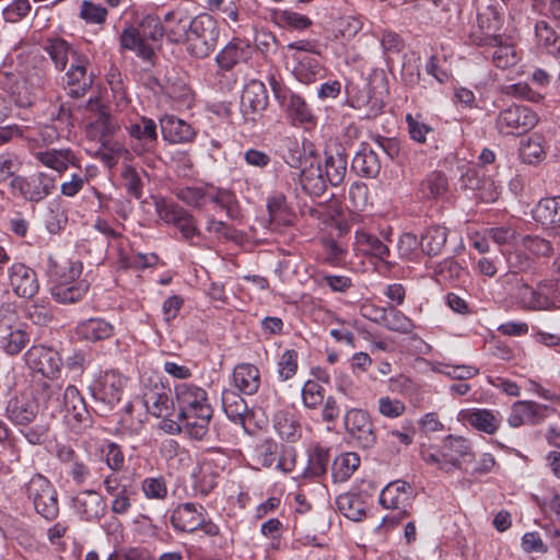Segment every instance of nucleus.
<instances>
[{"label":"nucleus","mask_w":560,"mask_h":560,"mask_svg":"<svg viewBox=\"0 0 560 560\" xmlns=\"http://www.w3.org/2000/svg\"><path fill=\"white\" fill-rule=\"evenodd\" d=\"M174 395L178 418H185L188 430L206 436L213 413L207 390L197 384L182 382L174 386Z\"/></svg>","instance_id":"f257e3e1"},{"label":"nucleus","mask_w":560,"mask_h":560,"mask_svg":"<svg viewBox=\"0 0 560 560\" xmlns=\"http://www.w3.org/2000/svg\"><path fill=\"white\" fill-rule=\"evenodd\" d=\"M164 36L162 20L156 15H147L135 26L127 24L119 34L120 50L133 51L147 62L155 57L151 42H159Z\"/></svg>","instance_id":"f03ea898"},{"label":"nucleus","mask_w":560,"mask_h":560,"mask_svg":"<svg viewBox=\"0 0 560 560\" xmlns=\"http://www.w3.org/2000/svg\"><path fill=\"white\" fill-rule=\"evenodd\" d=\"M553 248L551 243L538 235H524L520 245L515 248L503 252L509 271L504 278L515 277L520 273L529 272L535 269V259L549 257Z\"/></svg>","instance_id":"7ed1b4c3"},{"label":"nucleus","mask_w":560,"mask_h":560,"mask_svg":"<svg viewBox=\"0 0 560 560\" xmlns=\"http://www.w3.org/2000/svg\"><path fill=\"white\" fill-rule=\"evenodd\" d=\"M49 272L55 276L51 288L52 298L62 304H72L81 301L89 291L90 283L80 279L83 264L80 260L69 261L68 266L59 273L56 262L51 259Z\"/></svg>","instance_id":"20e7f679"},{"label":"nucleus","mask_w":560,"mask_h":560,"mask_svg":"<svg viewBox=\"0 0 560 560\" xmlns=\"http://www.w3.org/2000/svg\"><path fill=\"white\" fill-rule=\"evenodd\" d=\"M477 25L469 38L478 46H495L500 43V30L503 24L502 7L497 0H475Z\"/></svg>","instance_id":"39448f33"},{"label":"nucleus","mask_w":560,"mask_h":560,"mask_svg":"<svg viewBox=\"0 0 560 560\" xmlns=\"http://www.w3.org/2000/svg\"><path fill=\"white\" fill-rule=\"evenodd\" d=\"M347 104L352 108L362 110L364 117H376L385 105L387 95L386 80L384 77L362 84L350 83L346 88Z\"/></svg>","instance_id":"423d86ee"},{"label":"nucleus","mask_w":560,"mask_h":560,"mask_svg":"<svg viewBox=\"0 0 560 560\" xmlns=\"http://www.w3.org/2000/svg\"><path fill=\"white\" fill-rule=\"evenodd\" d=\"M22 494L33 505L35 512L46 521L59 515L58 492L51 481L37 472L21 487Z\"/></svg>","instance_id":"0eeeda50"},{"label":"nucleus","mask_w":560,"mask_h":560,"mask_svg":"<svg viewBox=\"0 0 560 560\" xmlns=\"http://www.w3.org/2000/svg\"><path fill=\"white\" fill-rule=\"evenodd\" d=\"M172 527L177 533L192 534L197 530L214 537L220 533L219 526L211 521L207 509L196 502H185L176 505L170 516Z\"/></svg>","instance_id":"6e6552de"},{"label":"nucleus","mask_w":560,"mask_h":560,"mask_svg":"<svg viewBox=\"0 0 560 560\" xmlns=\"http://www.w3.org/2000/svg\"><path fill=\"white\" fill-rule=\"evenodd\" d=\"M154 209L161 222L180 233L182 241L195 245L194 238L201 236L196 218L177 202L164 197L154 198Z\"/></svg>","instance_id":"1a4fd4ad"},{"label":"nucleus","mask_w":560,"mask_h":560,"mask_svg":"<svg viewBox=\"0 0 560 560\" xmlns=\"http://www.w3.org/2000/svg\"><path fill=\"white\" fill-rule=\"evenodd\" d=\"M219 27L209 14H199L191 19V26L185 37L186 51L194 58L203 59L215 49Z\"/></svg>","instance_id":"9d476101"},{"label":"nucleus","mask_w":560,"mask_h":560,"mask_svg":"<svg viewBox=\"0 0 560 560\" xmlns=\"http://www.w3.org/2000/svg\"><path fill=\"white\" fill-rule=\"evenodd\" d=\"M173 405L170 389L161 381L149 380L143 383L141 396L127 404L125 410L131 415L137 409H144L147 413L162 418L171 413Z\"/></svg>","instance_id":"9b49d317"},{"label":"nucleus","mask_w":560,"mask_h":560,"mask_svg":"<svg viewBox=\"0 0 560 560\" xmlns=\"http://www.w3.org/2000/svg\"><path fill=\"white\" fill-rule=\"evenodd\" d=\"M56 186V177L46 172H37L31 176L18 175L10 182V189L13 196L35 203L50 196L55 191Z\"/></svg>","instance_id":"f8f14e48"},{"label":"nucleus","mask_w":560,"mask_h":560,"mask_svg":"<svg viewBox=\"0 0 560 560\" xmlns=\"http://www.w3.org/2000/svg\"><path fill=\"white\" fill-rule=\"evenodd\" d=\"M538 120L532 108L513 104L499 113L495 128L503 136H521L532 130Z\"/></svg>","instance_id":"ddd939ff"},{"label":"nucleus","mask_w":560,"mask_h":560,"mask_svg":"<svg viewBox=\"0 0 560 560\" xmlns=\"http://www.w3.org/2000/svg\"><path fill=\"white\" fill-rule=\"evenodd\" d=\"M60 415L67 425L75 433H80L92 424V418L86 404L79 389L68 385L63 390Z\"/></svg>","instance_id":"4468645a"},{"label":"nucleus","mask_w":560,"mask_h":560,"mask_svg":"<svg viewBox=\"0 0 560 560\" xmlns=\"http://www.w3.org/2000/svg\"><path fill=\"white\" fill-rule=\"evenodd\" d=\"M252 47L249 43L234 38L229 42L215 56V63L219 67L217 72L218 77L225 79V84L221 88L224 90H231L235 84L236 80L234 75H226L223 72L231 71L235 66L242 62H246L252 58Z\"/></svg>","instance_id":"2eb2a0df"},{"label":"nucleus","mask_w":560,"mask_h":560,"mask_svg":"<svg viewBox=\"0 0 560 560\" xmlns=\"http://www.w3.org/2000/svg\"><path fill=\"white\" fill-rule=\"evenodd\" d=\"M131 153L143 156L152 153L158 145V126L152 118L140 116L126 126Z\"/></svg>","instance_id":"dca6fc26"},{"label":"nucleus","mask_w":560,"mask_h":560,"mask_svg":"<svg viewBox=\"0 0 560 560\" xmlns=\"http://www.w3.org/2000/svg\"><path fill=\"white\" fill-rule=\"evenodd\" d=\"M127 378L116 370H109L96 377L90 392L96 401L114 407L121 399Z\"/></svg>","instance_id":"f3484780"},{"label":"nucleus","mask_w":560,"mask_h":560,"mask_svg":"<svg viewBox=\"0 0 560 560\" xmlns=\"http://www.w3.org/2000/svg\"><path fill=\"white\" fill-rule=\"evenodd\" d=\"M24 360L33 372L50 380L58 377L62 366L58 351L43 345L32 346L25 352Z\"/></svg>","instance_id":"a211bd4d"},{"label":"nucleus","mask_w":560,"mask_h":560,"mask_svg":"<svg viewBox=\"0 0 560 560\" xmlns=\"http://www.w3.org/2000/svg\"><path fill=\"white\" fill-rule=\"evenodd\" d=\"M412 498V487L406 481L396 480L381 491L378 501L384 509L396 512L394 518L399 522L408 515Z\"/></svg>","instance_id":"6ab92c4d"},{"label":"nucleus","mask_w":560,"mask_h":560,"mask_svg":"<svg viewBox=\"0 0 560 560\" xmlns=\"http://www.w3.org/2000/svg\"><path fill=\"white\" fill-rule=\"evenodd\" d=\"M345 428L363 448H372L377 441L370 415L362 409H351L345 415Z\"/></svg>","instance_id":"aec40b11"},{"label":"nucleus","mask_w":560,"mask_h":560,"mask_svg":"<svg viewBox=\"0 0 560 560\" xmlns=\"http://www.w3.org/2000/svg\"><path fill=\"white\" fill-rule=\"evenodd\" d=\"M442 450L446 462L454 463L452 472L454 470L468 471L466 465L475 459L471 442L462 435H446L442 440Z\"/></svg>","instance_id":"412c9836"},{"label":"nucleus","mask_w":560,"mask_h":560,"mask_svg":"<svg viewBox=\"0 0 560 560\" xmlns=\"http://www.w3.org/2000/svg\"><path fill=\"white\" fill-rule=\"evenodd\" d=\"M268 105V94L265 84L258 80L249 81L241 97V112L245 120L255 121Z\"/></svg>","instance_id":"4be33fe9"},{"label":"nucleus","mask_w":560,"mask_h":560,"mask_svg":"<svg viewBox=\"0 0 560 560\" xmlns=\"http://www.w3.org/2000/svg\"><path fill=\"white\" fill-rule=\"evenodd\" d=\"M8 279L18 296L31 299L39 290L36 272L24 262H13L8 269Z\"/></svg>","instance_id":"5701e85b"},{"label":"nucleus","mask_w":560,"mask_h":560,"mask_svg":"<svg viewBox=\"0 0 560 560\" xmlns=\"http://www.w3.org/2000/svg\"><path fill=\"white\" fill-rule=\"evenodd\" d=\"M33 158L44 167L63 174L70 166L80 168V159L70 148L31 150Z\"/></svg>","instance_id":"b1692460"},{"label":"nucleus","mask_w":560,"mask_h":560,"mask_svg":"<svg viewBox=\"0 0 560 560\" xmlns=\"http://www.w3.org/2000/svg\"><path fill=\"white\" fill-rule=\"evenodd\" d=\"M7 313H11L9 305L0 308V343L5 353L15 355L27 346L30 335L22 327L10 325Z\"/></svg>","instance_id":"393cba45"},{"label":"nucleus","mask_w":560,"mask_h":560,"mask_svg":"<svg viewBox=\"0 0 560 560\" xmlns=\"http://www.w3.org/2000/svg\"><path fill=\"white\" fill-rule=\"evenodd\" d=\"M38 415V404L30 395L22 393L9 399L5 407L7 418L16 427H27L35 421Z\"/></svg>","instance_id":"a878e982"},{"label":"nucleus","mask_w":560,"mask_h":560,"mask_svg":"<svg viewBox=\"0 0 560 560\" xmlns=\"http://www.w3.org/2000/svg\"><path fill=\"white\" fill-rule=\"evenodd\" d=\"M86 108L95 113L89 124L90 133L97 138L102 144H105L119 129L117 120L104 108L98 100H89Z\"/></svg>","instance_id":"bb28decb"},{"label":"nucleus","mask_w":560,"mask_h":560,"mask_svg":"<svg viewBox=\"0 0 560 560\" xmlns=\"http://www.w3.org/2000/svg\"><path fill=\"white\" fill-rule=\"evenodd\" d=\"M457 419L464 424L489 435L495 434L502 423L499 411L486 408L462 409Z\"/></svg>","instance_id":"cd10ccee"},{"label":"nucleus","mask_w":560,"mask_h":560,"mask_svg":"<svg viewBox=\"0 0 560 560\" xmlns=\"http://www.w3.org/2000/svg\"><path fill=\"white\" fill-rule=\"evenodd\" d=\"M160 128L164 141L171 144L190 143L197 136L190 124L174 115H163L160 118Z\"/></svg>","instance_id":"c85d7f7f"},{"label":"nucleus","mask_w":560,"mask_h":560,"mask_svg":"<svg viewBox=\"0 0 560 560\" xmlns=\"http://www.w3.org/2000/svg\"><path fill=\"white\" fill-rule=\"evenodd\" d=\"M546 406L530 400H517L511 406L508 423L512 428L522 425H535L541 422L546 415Z\"/></svg>","instance_id":"c756f323"},{"label":"nucleus","mask_w":560,"mask_h":560,"mask_svg":"<svg viewBox=\"0 0 560 560\" xmlns=\"http://www.w3.org/2000/svg\"><path fill=\"white\" fill-rule=\"evenodd\" d=\"M89 59L85 55H73V61L65 77L68 94L80 97L85 94L92 84V79L86 73Z\"/></svg>","instance_id":"7c9ffc66"},{"label":"nucleus","mask_w":560,"mask_h":560,"mask_svg":"<svg viewBox=\"0 0 560 560\" xmlns=\"http://www.w3.org/2000/svg\"><path fill=\"white\" fill-rule=\"evenodd\" d=\"M74 511L84 521H92L104 515L106 504L102 495L94 490H84L72 499Z\"/></svg>","instance_id":"2f4dec72"},{"label":"nucleus","mask_w":560,"mask_h":560,"mask_svg":"<svg viewBox=\"0 0 560 560\" xmlns=\"http://www.w3.org/2000/svg\"><path fill=\"white\" fill-rule=\"evenodd\" d=\"M330 459L329 450L322 445H315L308 451L307 465L299 477L300 483L320 482L327 472Z\"/></svg>","instance_id":"473e14b6"},{"label":"nucleus","mask_w":560,"mask_h":560,"mask_svg":"<svg viewBox=\"0 0 560 560\" xmlns=\"http://www.w3.org/2000/svg\"><path fill=\"white\" fill-rule=\"evenodd\" d=\"M79 339L89 342H98L115 335V326L102 317H91L80 322L75 327Z\"/></svg>","instance_id":"72a5a7b5"},{"label":"nucleus","mask_w":560,"mask_h":560,"mask_svg":"<svg viewBox=\"0 0 560 560\" xmlns=\"http://www.w3.org/2000/svg\"><path fill=\"white\" fill-rule=\"evenodd\" d=\"M162 24L166 39L172 44H182L191 26V19L180 10H173L164 14Z\"/></svg>","instance_id":"f704fd0d"},{"label":"nucleus","mask_w":560,"mask_h":560,"mask_svg":"<svg viewBox=\"0 0 560 560\" xmlns=\"http://www.w3.org/2000/svg\"><path fill=\"white\" fill-rule=\"evenodd\" d=\"M273 91L278 98H282L287 115L293 125L315 124L316 117L302 96L293 93H290L288 96L285 94L280 95L275 86Z\"/></svg>","instance_id":"c9c22d12"},{"label":"nucleus","mask_w":560,"mask_h":560,"mask_svg":"<svg viewBox=\"0 0 560 560\" xmlns=\"http://www.w3.org/2000/svg\"><path fill=\"white\" fill-rule=\"evenodd\" d=\"M232 381L240 393L254 395L260 387L259 369L250 363H240L233 370Z\"/></svg>","instance_id":"e433bc0d"},{"label":"nucleus","mask_w":560,"mask_h":560,"mask_svg":"<svg viewBox=\"0 0 560 560\" xmlns=\"http://www.w3.org/2000/svg\"><path fill=\"white\" fill-rule=\"evenodd\" d=\"M327 178L319 163L310 162L302 166L300 183L302 189L312 197L322 196L327 188Z\"/></svg>","instance_id":"4c0bfd02"},{"label":"nucleus","mask_w":560,"mask_h":560,"mask_svg":"<svg viewBox=\"0 0 560 560\" xmlns=\"http://www.w3.org/2000/svg\"><path fill=\"white\" fill-rule=\"evenodd\" d=\"M222 409L234 423L245 425L248 407L244 398L232 389H224L221 396Z\"/></svg>","instance_id":"58836bf2"},{"label":"nucleus","mask_w":560,"mask_h":560,"mask_svg":"<svg viewBox=\"0 0 560 560\" xmlns=\"http://www.w3.org/2000/svg\"><path fill=\"white\" fill-rule=\"evenodd\" d=\"M351 167L354 172L364 177H376L381 171L380 159L368 144H362L361 149L352 159Z\"/></svg>","instance_id":"ea45409f"},{"label":"nucleus","mask_w":560,"mask_h":560,"mask_svg":"<svg viewBox=\"0 0 560 560\" xmlns=\"http://www.w3.org/2000/svg\"><path fill=\"white\" fill-rule=\"evenodd\" d=\"M462 180L466 188L477 190V198L483 202H493L499 197L495 183L491 178L479 179L474 170H468L462 176Z\"/></svg>","instance_id":"a19ab883"},{"label":"nucleus","mask_w":560,"mask_h":560,"mask_svg":"<svg viewBox=\"0 0 560 560\" xmlns=\"http://www.w3.org/2000/svg\"><path fill=\"white\" fill-rule=\"evenodd\" d=\"M355 246L364 255L374 256L382 261L389 256V248L377 236L359 230L355 232Z\"/></svg>","instance_id":"79ce46f5"},{"label":"nucleus","mask_w":560,"mask_h":560,"mask_svg":"<svg viewBox=\"0 0 560 560\" xmlns=\"http://www.w3.org/2000/svg\"><path fill=\"white\" fill-rule=\"evenodd\" d=\"M513 276L509 278L501 277L500 280L510 281ZM514 279L517 281V291L515 293V298L517 302L521 304L523 308L527 310H544L546 304V300L541 299L539 284L536 289L532 288L527 283H525L522 279H517L516 276Z\"/></svg>","instance_id":"37998d69"},{"label":"nucleus","mask_w":560,"mask_h":560,"mask_svg":"<svg viewBox=\"0 0 560 560\" xmlns=\"http://www.w3.org/2000/svg\"><path fill=\"white\" fill-rule=\"evenodd\" d=\"M448 231L444 226L431 225L421 235L420 246L428 256L439 255L445 246Z\"/></svg>","instance_id":"c03bdc74"},{"label":"nucleus","mask_w":560,"mask_h":560,"mask_svg":"<svg viewBox=\"0 0 560 560\" xmlns=\"http://www.w3.org/2000/svg\"><path fill=\"white\" fill-rule=\"evenodd\" d=\"M357 453L347 452L337 456L332 463L331 477L335 482L347 481L360 466Z\"/></svg>","instance_id":"a18cd8bd"},{"label":"nucleus","mask_w":560,"mask_h":560,"mask_svg":"<svg viewBox=\"0 0 560 560\" xmlns=\"http://www.w3.org/2000/svg\"><path fill=\"white\" fill-rule=\"evenodd\" d=\"M322 73L323 67L314 55L307 57H295L293 74L300 82L310 84L317 78L322 77Z\"/></svg>","instance_id":"49530a36"},{"label":"nucleus","mask_w":560,"mask_h":560,"mask_svg":"<svg viewBox=\"0 0 560 560\" xmlns=\"http://www.w3.org/2000/svg\"><path fill=\"white\" fill-rule=\"evenodd\" d=\"M44 49L49 55L58 70H63L66 68L69 57L73 59V55H80L70 44L59 37L48 39Z\"/></svg>","instance_id":"de8ad7c7"},{"label":"nucleus","mask_w":560,"mask_h":560,"mask_svg":"<svg viewBox=\"0 0 560 560\" xmlns=\"http://www.w3.org/2000/svg\"><path fill=\"white\" fill-rule=\"evenodd\" d=\"M533 217L542 225L560 224V197L541 199L533 210Z\"/></svg>","instance_id":"09e8293b"},{"label":"nucleus","mask_w":560,"mask_h":560,"mask_svg":"<svg viewBox=\"0 0 560 560\" xmlns=\"http://www.w3.org/2000/svg\"><path fill=\"white\" fill-rule=\"evenodd\" d=\"M336 505L339 512L351 521H361L365 515V503L358 494H339L336 499Z\"/></svg>","instance_id":"8fccbe9b"},{"label":"nucleus","mask_w":560,"mask_h":560,"mask_svg":"<svg viewBox=\"0 0 560 560\" xmlns=\"http://www.w3.org/2000/svg\"><path fill=\"white\" fill-rule=\"evenodd\" d=\"M62 395L63 390L60 384L54 382H44L42 384L39 398L44 408L51 417H56L59 410H61Z\"/></svg>","instance_id":"3c124183"},{"label":"nucleus","mask_w":560,"mask_h":560,"mask_svg":"<svg viewBox=\"0 0 560 560\" xmlns=\"http://www.w3.org/2000/svg\"><path fill=\"white\" fill-rule=\"evenodd\" d=\"M209 185L183 186L174 190L177 199L192 208H202L208 201Z\"/></svg>","instance_id":"603ef678"},{"label":"nucleus","mask_w":560,"mask_h":560,"mask_svg":"<svg viewBox=\"0 0 560 560\" xmlns=\"http://www.w3.org/2000/svg\"><path fill=\"white\" fill-rule=\"evenodd\" d=\"M382 323L385 328L399 334H410L413 322L396 307H389L382 313Z\"/></svg>","instance_id":"864d4df0"},{"label":"nucleus","mask_w":560,"mask_h":560,"mask_svg":"<svg viewBox=\"0 0 560 560\" xmlns=\"http://www.w3.org/2000/svg\"><path fill=\"white\" fill-rule=\"evenodd\" d=\"M446 176L441 172H432L421 182L420 192L423 198H439L447 190Z\"/></svg>","instance_id":"5fc2aeb1"},{"label":"nucleus","mask_w":560,"mask_h":560,"mask_svg":"<svg viewBox=\"0 0 560 560\" xmlns=\"http://www.w3.org/2000/svg\"><path fill=\"white\" fill-rule=\"evenodd\" d=\"M11 100L19 107L26 108L34 104L35 93L30 88L28 83L24 79H10V85L8 86Z\"/></svg>","instance_id":"6e6d98bb"},{"label":"nucleus","mask_w":560,"mask_h":560,"mask_svg":"<svg viewBox=\"0 0 560 560\" xmlns=\"http://www.w3.org/2000/svg\"><path fill=\"white\" fill-rule=\"evenodd\" d=\"M535 35L538 44L549 54L553 56L560 55V37L546 21H538L536 23Z\"/></svg>","instance_id":"4d7b16f0"},{"label":"nucleus","mask_w":560,"mask_h":560,"mask_svg":"<svg viewBox=\"0 0 560 560\" xmlns=\"http://www.w3.org/2000/svg\"><path fill=\"white\" fill-rule=\"evenodd\" d=\"M275 429L289 442H295L301 438V425L292 415L278 413L275 418Z\"/></svg>","instance_id":"13d9d810"},{"label":"nucleus","mask_w":560,"mask_h":560,"mask_svg":"<svg viewBox=\"0 0 560 560\" xmlns=\"http://www.w3.org/2000/svg\"><path fill=\"white\" fill-rule=\"evenodd\" d=\"M299 370V353L294 349H287L277 362V374L281 382L293 378Z\"/></svg>","instance_id":"bf43d9fd"},{"label":"nucleus","mask_w":560,"mask_h":560,"mask_svg":"<svg viewBox=\"0 0 560 560\" xmlns=\"http://www.w3.org/2000/svg\"><path fill=\"white\" fill-rule=\"evenodd\" d=\"M301 396L303 406L310 410H315L324 402L325 388L318 382L308 380L302 387Z\"/></svg>","instance_id":"052dcab7"},{"label":"nucleus","mask_w":560,"mask_h":560,"mask_svg":"<svg viewBox=\"0 0 560 560\" xmlns=\"http://www.w3.org/2000/svg\"><path fill=\"white\" fill-rule=\"evenodd\" d=\"M346 171L347 159L343 154L329 155L325 160V176L332 186H337L342 182Z\"/></svg>","instance_id":"680f3d73"},{"label":"nucleus","mask_w":560,"mask_h":560,"mask_svg":"<svg viewBox=\"0 0 560 560\" xmlns=\"http://www.w3.org/2000/svg\"><path fill=\"white\" fill-rule=\"evenodd\" d=\"M121 178L126 191L136 199H140L143 194V183L140 172L133 165L125 162L122 165Z\"/></svg>","instance_id":"e2e57ef3"},{"label":"nucleus","mask_w":560,"mask_h":560,"mask_svg":"<svg viewBox=\"0 0 560 560\" xmlns=\"http://www.w3.org/2000/svg\"><path fill=\"white\" fill-rule=\"evenodd\" d=\"M141 490L148 500L163 501L167 498V483L163 476L147 477L141 481Z\"/></svg>","instance_id":"0e129e2a"},{"label":"nucleus","mask_w":560,"mask_h":560,"mask_svg":"<svg viewBox=\"0 0 560 560\" xmlns=\"http://www.w3.org/2000/svg\"><path fill=\"white\" fill-rule=\"evenodd\" d=\"M521 159L527 164L540 162L545 155V149L541 143V137L534 135L524 142L520 149Z\"/></svg>","instance_id":"69168bd1"},{"label":"nucleus","mask_w":560,"mask_h":560,"mask_svg":"<svg viewBox=\"0 0 560 560\" xmlns=\"http://www.w3.org/2000/svg\"><path fill=\"white\" fill-rule=\"evenodd\" d=\"M487 235L498 245H509L512 246L511 248H515L517 245H520L521 235L518 232L510 226V225H502V226H495L487 230Z\"/></svg>","instance_id":"338daca9"},{"label":"nucleus","mask_w":560,"mask_h":560,"mask_svg":"<svg viewBox=\"0 0 560 560\" xmlns=\"http://www.w3.org/2000/svg\"><path fill=\"white\" fill-rule=\"evenodd\" d=\"M540 298L546 300L544 310L560 308V278L538 283Z\"/></svg>","instance_id":"774afa93"}]
</instances>
